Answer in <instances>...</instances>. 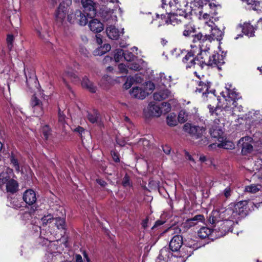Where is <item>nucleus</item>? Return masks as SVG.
Masks as SVG:
<instances>
[{
    "mask_svg": "<svg viewBox=\"0 0 262 262\" xmlns=\"http://www.w3.org/2000/svg\"><path fill=\"white\" fill-rule=\"evenodd\" d=\"M167 8V7H165V12H164V9L162 10L161 8V13H157V17L159 18L160 16L162 19L164 20L166 24H170L175 26L184 22L186 19L191 18L192 10L190 8L185 9L184 11H176V12L174 13H171V11L168 12Z\"/></svg>",
    "mask_w": 262,
    "mask_h": 262,
    "instance_id": "1",
    "label": "nucleus"
},
{
    "mask_svg": "<svg viewBox=\"0 0 262 262\" xmlns=\"http://www.w3.org/2000/svg\"><path fill=\"white\" fill-rule=\"evenodd\" d=\"M183 130L196 140L195 144L198 145L204 146L209 143L208 139L205 136V128L204 127L187 123L183 126Z\"/></svg>",
    "mask_w": 262,
    "mask_h": 262,
    "instance_id": "2",
    "label": "nucleus"
},
{
    "mask_svg": "<svg viewBox=\"0 0 262 262\" xmlns=\"http://www.w3.org/2000/svg\"><path fill=\"white\" fill-rule=\"evenodd\" d=\"M246 207L243 202L230 204L227 208H221V217L224 220H233L244 216Z\"/></svg>",
    "mask_w": 262,
    "mask_h": 262,
    "instance_id": "3",
    "label": "nucleus"
},
{
    "mask_svg": "<svg viewBox=\"0 0 262 262\" xmlns=\"http://www.w3.org/2000/svg\"><path fill=\"white\" fill-rule=\"evenodd\" d=\"M72 4V0H62L56 13V23L59 26L66 27V21L65 20L67 12V8Z\"/></svg>",
    "mask_w": 262,
    "mask_h": 262,
    "instance_id": "4",
    "label": "nucleus"
},
{
    "mask_svg": "<svg viewBox=\"0 0 262 262\" xmlns=\"http://www.w3.org/2000/svg\"><path fill=\"white\" fill-rule=\"evenodd\" d=\"M210 45L206 43L205 45L202 44L199 45L200 53L198 54L196 58L198 61L197 64L201 66L202 64L205 65L210 64V58L211 55L209 53Z\"/></svg>",
    "mask_w": 262,
    "mask_h": 262,
    "instance_id": "5",
    "label": "nucleus"
},
{
    "mask_svg": "<svg viewBox=\"0 0 262 262\" xmlns=\"http://www.w3.org/2000/svg\"><path fill=\"white\" fill-rule=\"evenodd\" d=\"M171 53L173 56L176 57H178L180 56V53L181 54L184 53L185 54V56L183 58L182 61L183 63H186V68H191L192 67H195V66L197 64L196 58L193 57V54L191 52L186 53V51H182L180 49H174L171 51Z\"/></svg>",
    "mask_w": 262,
    "mask_h": 262,
    "instance_id": "6",
    "label": "nucleus"
},
{
    "mask_svg": "<svg viewBox=\"0 0 262 262\" xmlns=\"http://www.w3.org/2000/svg\"><path fill=\"white\" fill-rule=\"evenodd\" d=\"M67 19L70 24H78L81 26H85L88 21L86 15L79 10L71 12L68 15Z\"/></svg>",
    "mask_w": 262,
    "mask_h": 262,
    "instance_id": "7",
    "label": "nucleus"
},
{
    "mask_svg": "<svg viewBox=\"0 0 262 262\" xmlns=\"http://www.w3.org/2000/svg\"><path fill=\"white\" fill-rule=\"evenodd\" d=\"M221 95L225 98L227 101H233V103H235V100L241 98L239 94L236 92L231 84H227L225 86V91L222 92Z\"/></svg>",
    "mask_w": 262,
    "mask_h": 262,
    "instance_id": "8",
    "label": "nucleus"
},
{
    "mask_svg": "<svg viewBox=\"0 0 262 262\" xmlns=\"http://www.w3.org/2000/svg\"><path fill=\"white\" fill-rule=\"evenodd\" d=\"M205 25L210 27L211 28V34L207 35V36L211 37L210 39H208L209 44L210 45L212 40L216 39L217 40H221L223 38L224 33L216 26H214V24L213 21L206 22Z\"/></svg>",
    "mask_w": 262,
    "mask_h": 262,
    "instance_id": "9",
    "label": "nucleus"
},
{
    "mask_svg": "<svg viewBox=\"0 0 262 262\" xmlns=\"http://www.w3.org/2000/svg\"><path fill=\"white\" fill-rule=\"evenodd\" d=\"M219 119H215L214 121V125L212 126L210 129V134L212 138H217L218 141H223L225 136L222 129V127L219 125Z\"/></svg>",
    "mask_w": 262,
    "mask_h": 262,
    "instance_id": "10",
    "label": "nucleus"
},
{
    "mask_svg": "<svg viewBox=\"0 0 262 262\" xmlns=\"http://www.w3.org/2000/svg\"><path fill=\"white\" fill-rule=\"evenodd\" d=\"M193 0H169L168 7L174 11H184L185 9L189 8L188 4ZM191 9V7H189Z\"/></svg>",
    "mask_w": 262,
    "mask_h": 262,
    "instance_id": "11",
    "label": "nucleus"
},
{
    "mask_svg": "<svg viewBox=\"0 0 262 262\" xmlns=\"http://www.w3.org/2000/svg\"><path fill=\"white\" fill-rule=\"evenodd\" d=\"M252 141L253 139L249 136H245L239 140L238 145L241 146V144L243 154L246 155L253 150V146L251 144Z\"/></svg>",
    "mask_w": 262,
    "mask_h": 262,
    "instance_id": "12",
    "label": "nucleus"
},
{
    "mask_svg": "<svg viewBox=\"0 0 262 262\" xmlns=\"http://www.w3.org/2000/svg\"><path fill=\"white\" fill-rule=\"evenodd\" d=\"M82 5L84 9V14H86V17L92 18L94 16L96 13V9L93 4V2L91 0H82Z\"/></svg>",
    "mask_w": 262,
    "mask_h": 262,
    "instance_id": "13",
    "label": "nucleus"
},
{
    "mask_svg": "<svg viewBox=\"0 0 262 262\" xmlns=\"http://www.w3.org/2000/svg\"><path fill=\"white\" fill-rule=\"evenodd\" d=\"M31 105L34 113L43 114L46 113L42 103L35 95H33L31 98Z\"/></svg>",
    "mask_w": 262,
    "mask_h": 262,
    "instance_id": "14",
    "label": "nucleus"
},
{
    "mask_svg": "<svg viewBox=\"0 0 262 262\" xmlns=\"http://www.w3.org/2000/svg\"><path fill=\"white\" fill-rule=\"evenodd\" d=\"M31 105L34 113L43 114L46 113L42 103L35 95H33L31 98Z\"/></svg>",
    "mask_w": 262,
    "mask_h": 262,
    "instance_id": "15",
    "label": "nucleus"
},
{
    "mask_svg": "<svg viewBox=\"0 0 262 262\" xmlns=\"http://www.w3.org/2000/svg\"><path fill=\"white\" fill-rule=\"evenodd\" d=\"M187 120V116H167L166 121L169 126H175L179 123H184Z\"/></svg>",
    "mask_w": 262,
    "mask_h": 262,
    "instance_id": "16",
    "label": "nucleus"
},
{
    "mask_svg": "<svg viewBox=\"0 0 262 262\" xmlns=\"http://www.w3.org/2000/svg\"><path fill=\"white\" fill-rule=\"evenodd\" d=\"M198 86L196 88L195 92L199 93H202L203 96L209 93V89L211 86V82L205 80H200L198 82Z\"/></svg>",
    "mask_w": 262,
    "mask_h": 262,
    "instance_id": "17",
    "label": "nucleus"
},
{
    "mask_svg": "<svg viewBox=\"0 0 262 262\" xmlns=\"http://www.w3.org/2000/svg\"><path fill=\"white\" fill-rule=\"evenodd\" d=\"M182 244V237L181 235H176L171 239L169 243V248L172 251H177L180 249Z\"/></svg>",
    "mask_w": 262,
    "mask_h": 262,
    "instance_id": "18",
    "label": "nucleus"
},
{
    "mask_svg": "<svg viewBox=\"0 0 262 262\" xmlns=\"http://www.w3.org/2000/svg\"><path fill=\"white\" fill-rule=\"evenodd\" d=\"M23 199L28 205H32L36 201V193L33 190L28 189L24 193Z\"/></svg>",
    "mask_w": 262,
    "mask_h": 262,
    "instance_id": "19",
    "label": "nucleus"
},
{
    "mask_svg": "<svg viewBox=\"0 0 262 262\" xmlns=\"http://www.w3.org/2000/svg\"><path fill=\"white\" fill-rule=\"evenodd\" d=\"M26 83L31 92H34L35 90H39V84L35 76L33 75L29 78L26 76Z\"/></svg>",
    "mask_w": 262,
    "mask_h": 262,
    "instance_id": "20",
    "label": "nucleus"
},
{
    "mask_svg": "<svg viewBox=\"0 0 262 262\" xmlns=\"http://www.w3.org/2000/svg\"><path fill=\"white\" fill-rule=\"evenodd\" d=\"M210 58L211 64H207L209 66H216L220 69V66L223 65L225 62L222 55L218 53L212 54Z\"/></svg>",
    "mask_w": 262,
    "mask_h": 262,
    "instance_id": "21",
    "label": "nucleus"
},
{
    "mask_svg": "<svg viewBox=\"0 0 262 262\" xmlns=\"http://www.w3.org/2000/svg\"><path fill=\"white\" fill-rule=\"evenodd\" d=\"M170 97L171 92L167 89L156 92L153 95L154 100L158 101H162Z\"/></svg>",
    "mask_w": 262,
    "mask_h": 262,
    "instance_id": "22",
    "label": "nucleus"
},
{
    "mask_svg": "<svg viewBox=\"0 0 262 262\" xmlns=\"http://www.w3.org/2000/svg\"><path fill=\"white\" fill-rule=\"evenodd\" d=\"M90 30L95 33L101 32L103 29V25L97 19L91 20L89 24Z\"/></svg>",
    "mask_w": 262,
    "mask_h": 262,
    "instance_id": "23",
    "label": "nucleus"
},
{
    "mask_svg": "<svg viewBox=\"0 0 262 262\" xmlns=\"http://www.w3.org/2000/svg\"><path fill=\"white\" fill-rule=\"evenodd\" d=\"M106 32L107 36L110 38L114 40L118 39L120 34L123 33V32H120L118 29L113 26L107 27Z\"/></svg>",
    "mask_w": 262,
    "mask_h": 262,
    "instance_id": "24",
    "label": "nucleus"
},
{
    "mask_svg": "<svg viewBox=\"0 0 262 262\" xmlns=\"http://www.w3.org/2000/svg\"><path fill=\"white\" fill-rule=\"evenodd\" d=\"M132 97L139 99H143L146 96V93L139 87H134L130 91Z\"/></svg>",
    "mask_w": 262,
    "mask_h": 262,
    "instance_id": "25",
    "label": "nucleus"
},
{
    "mask_svg": "<svg viewBox=\"0 0 262 262\" xmlns=\"http://www.w3.org/2000/svg\"><path fill=\"white\" fill-rule=\"evenodd\" d=\"M66 77L69 78L73 82H76L79 81V78L78 76L74 73L72 69H69L65 71L63 76V81L64 83L69 86L66 81Z\"/></svg>",
    "mask_w": 262,
    "mask_h": 262,
    "instance_id": "26",
    "label": "nucleus"
},
{
    "mask_svg": "<svg viewBox=\"0 0 262 262\" xmlns=\"http://www.w3.org/2000/svg\"><path fill=\"white\" fill-rule=\"evenodd\" d=\"M193 37L192 41L193 42H199V45L203 44L204 45H206V43H208V39H210V36H207V34L203 35L202 33H199L196 34H193L192 36Z\"/></svg>",
    "mask_w": 262,
    "mask_h": 262,
    "instance_id": "27",
    "label": "nucleus"
},
{
    "mask_svg": "<svg viewBox=\"0 0 262 262\" xmlns=\"http://www.w3.org/2000/svg\"><path fill=\"white\" fill-rule=\"evenodd\" d=\"M219 143H212L209 145V148L210 149L215 148L216 147H222L225 149H231L233 147V144L232 143L227 141L226 138H224V140L223 141H219Z\"/></svg>",
    "mask_w": 262,
    "mask_h": 262,
    "instance_id": "28",
    "label": "nucleus"
},
{
    "mask_svg": "<svg viewBox=\"0 0 262 262\" xmlns=\"http://www.w3.org/2000/svg\"><path fill=\"white\" fill-rule=\"evenodd\" d=\"M222 220L223 219L221 217V208L219 210H213L209 218V221L212 224H219Z\"/></svg>",
    "mask_w": 262,
    "mask_h": 262,
    "instance_id": "29",
    "label": "nucleus"
},
{
    "mask_svg": "<svg viewBox=\"0 0 262 262\" xmlns=\"http://www.w3.org/2000/svg\"><path fill=\"white\" fill-rule=\"evenodd\" d=\"M81 85L91 93H95L96 91V86L86 76L82 78Z\"/></svg>",
    "mask_w": 262,
    "mask_h": 262,
    "instance_id": "30",
    "label": "nucleus"
},
{
    "mask_svg": "<svg viewBox=\"0 0 262 262\" xmlns=\"http://www.w3.org/2000/svg\"><path fill=\"white\" fill-rule=\"evenodd\" d=\"M219 224L220 226L219 230L225 232H227L232 230L234 221L233 220H224Z\"/></svg>",
    "mask_w": 262,
    "mask_h": 262,
    "instance_id": "31",
    "label": "nucleus"
},
{
    "mask_svg": "<svg viewBox=\"0 0 262 262\" xmlns=\"http://www.w3.org/2000/svg\"><path fill=\"white\" fill-rule=\"evenodd\" d=\"M171 253L169 251L168 248H164L161 250L158 256L159 261L157 262H167Z\"/></svg>",
    "mask_w": 262,
    "mask_h": 262,
    "instance_id": "32",
    "label": "nucleus"
},
{
    "mask_svg": "<svg viewBox=\"0 0 262 262\" xmlns=\"http://www.w3.org/2000/svg\"><path fill=\"white\" fill-rule=\"evenodd\" d=\"M171 77L170 76H167L164 73H161L159 79V84L163 85L164 87H170L171 86Z\"/></svg>",
    "mask_w": 262,
    "mask_h": 262,
    "instance_id": "33",
    "label": "nucleus"
},
{
    "mask_svg": "<svg viewBox=\"0 0 262 262\" xmlns=\"http://www.w3.org/2000/svg\"><path fill=\"white\" fill-rule=\"evenodd\" d=\"M6 188L8 192L13 194L16 191V182L13 179H10L7 182Z\"/></svg>",
    "mask_w": 262,
    "mask_h": 262,
    "instance_id": "34",
    "label": "nucleus"
},
{
    "mask_svg": "<svg viewBox=\"0 0 262 262\" xmlns=\"http://www.w3.org/2000/svg\"><path fill=\"white\" fill-rule=\"evenodd\" d=\"M243 32L246 35L252 37L254 35V29L253 27L249 24H245L244 25Z\"/></svg>",
    "mask_w": 262,
    "mask_h": 262,
    "instance_id": "35",
    "label": "nucleus"
},
{
    "mask_svg": "<svg viewBox=\"0 0 262 262\" xmlns=\"http://www.w3.org/2000/svg\"><path fill=\"white\" fill-rule=\"evenodd\" d=\"M148 110L150 113V115L160 114V107L154 102L149 103L148 106Z\"/></svg>",
    "mask_w": 262,
    "mask_h": 262,
    "instance_id": "36",
    "label": "nucleus"
},
{
    "mask_svg": "<svg viewBox=\"0 0 262 262\" xmlns=\"http://www.w3.org/2000/svg\"><path fill=\"white\" fill-rule=\"evenodd\" d=\"M212 231L210 229L206 227H202L198 232V236L201 238L207 237L211 233Z\"/></svg>",
    "mask_w": 262,
    "mask_h": 262,
    "instance_id": "37",
    "label": "nucleus"
},
{
    "mask_svg": "<svg viewBox=\"0 0 262 262\" xmlns=\"http://www.w3.org/2000/svg\"><path fill=\"white\" fill-rule=\"evenodd\" d=\"M248 4L253 5L255 10L262 11V0H248Z\"/></svg>",
    "mask_w": 262,
    "mask_h": 262,
    "instance_id": "38",
    "label": "nucleus"
},
{
    "mask_svg": "<svg viewBox=\"0 0 262 262\" xmlns=\"http://www.w3.org/2000/svg\"><path fill=\"white\" fill-rule=\"evenodd\" d=\"M261 188V186L260 185L252 184L246 186L245 187V191L246 192L255 193L258 192Z\"/></svg>",
    "mask_w": 262,
    "mask_h": 262,
    "instance_id": "39",
    "label": "nucleus"
},
{
    "mask_svg": "<svg viewBox=\"0 0 262 262\" xmlns=\"http://www.w3.org/2000/svg\"><path fill=\"white\" fill-rule=\"evenodd\" d=\"M54 220H55V222H56L55 225H56L57 228L58 229H62V230L65 229V227H66L65 219L63 217H55L54 219Z\"/></svg>",
    "mask_w": 262,
    "mask_h": 262,
    "instance_id": "40",
    "label": "nucleus"
},
{
    "mask_svg": "<svg viewBox=\"0 0 262 262\" xmlns=\"http://www.w3.org/2000/svg\"><path fill=\"white\" fill-rule=\"evenodd\" d=\"M195 32V29L191 25H186L183 31V35L185 37L192 36Z\"/></svg>",
    "mask_w": 262,
    "mask_h": 262,
    "instance_id": "41",
    "label": "nucleus"
},
{
    "mask_svg": "<svg viewBox=\"0 0 262 262\" xmlns=\"http://www.w3.org/2000/svg\"><path fill=\"white\" fill-rule=\"evenodd\" d=\"M47 29V27L45 26L43 27V28H42V27H38V28H36V31L38 34V36L40 38L42 39H45L46 38V36L48 35Z\"/></svg>",
    "mask_w": 262,
    "mask_h": 262,
    "instance_id": "42",
    "label": "nucleus"
},
{
    "mask_svg": "<svg viewBox=\"0 0 262 262\" xmlns=\"http://www.w3.org/2000/svg\"><path fill=\"white\" fill-rule=\"evenodd\" d=\"M15 41V36L11 34H8L7 36L6 42L7 47L10 51L12 50L13 48V43Z\"/></svg>",
    "mask_w": 262,
    "mask_h": 262,
    "instance_id": "43",
    "label": "nucleus"
},
{
    "mask_svg": "<svg viewBox=\"0 0 262 262\" xmlns=\"http://www.w3.org/2000/svg\"><path fill=\"white\" fill-rule=\"evenodd\" d=\"M171 110V105L167 102H163L160 107V114L166 115Z\"/></svg>",
    "mask_w": 262,
    "mask_h": 262,
    "instance_id": "44",
    "label": "nucleus"
},
{
    "mask_svg": "<svg viewBox=\"0 0 262 262\" xmlns=\"http://www.w3.org/2000/svg\"><path fill=\"white\" fill-rule=\"evenodd\" d=\"M41 132L45 139L48 140L51 135V129L50 127L47 125L42 126Z\"/></svg>",
    "mask_w": 262,
    "mask_h": 262,
    "instance_id": "45",
    "label": "nucleus"
},
{
    "mask_svg": "<svg viewBox=\"0 0 262 262\" xmlns=\"http://www.w3.org/2000/svg\"><path fill=\"white\" fill-rule=\"evenodd\" d=\"M123 57V51L121 49H116L114 53V59L116 62H119Z\"/></svg>",
    "mask_w": 262,
    "mask_h": 262,
    "instance_id": "46",
    "label": "nucleus"
},
{
    "mask_svg": "<svg viewBox=\"0 0 262 262\" xmlns=\"http://www.w3.org/2000/svg\"><path fill=\"white\" fill-rule=\"evenodd\" d=\"M35 210L31 207L30 209H28L27 211H26L23 214L22 217L23 220H28L31 217L33 213H34Z\"/></svg>",
    "mask_w": 262,
    "mask_h": 262,
    "instance_id": "47",
    "label": "nucleus"
},
{
    "mask_svg": "<svg viewBox=\"0 0 262 262\" xmlns=\"http://www.w3.org/2000/svg\"><path fill=\"white\" fill-rule=\"evenodd\" d=\"M10 177L8 172H2L0 173V185H3L9 180Z\"/></svg>",
    "mask_w": 262,
    "mask_h": 262,
    "instance_id": "48",
    "label": "nucleus"
},
{
    "mask_svg": "<svg viewBox=\"0 0 262 262\" xmlns=\"http://www.w3.org/2000/svg\"><path fill=\"white\" fill-rule=\"evenodd\" d=\"M123 57L124 59L127 61H131L134 60L135 56L130 52H123Z\"/></svg>",
    "mask_w": 262,
    "mask_h": 262,
    "instance_id": "49",
    "label": "nucleus"
},
{
    "mask_svg": "<svg viewBox=\"0 0 262 262\" xmlns=\"http://www.w3.org/2000/svg\"><path fill=\"white\" fill-rule=\"evenodd\" d=\"M122 184L124 187H130L132 186L129 177L127 174H125L123 178Z\"/></svg>",
    "mask_w": 262,
    "mask_h": 262,
    "instance_id": "50",
    "label": "nucleus"
},
{
    "mask_svg": "<svg viewBox=\"0 0 262 262\" xmlns=\"http://www.w3.org/2000/svg\"><path fill=\"white\" fill-rule=\"evenodd\" d=\"M204 221V217L203 215L199 214L194 216L193 218L189 219V222L194 221L195 222H203Z\"/></svg>",
    "mask_w": 262,
    "mask_h": 262,
    "instance_id": "51",
    "label": "nucleus"
},
{
    "mask_svg": "<svg viewBox=\"0 0 262 262\" xmlns=\"http://www.w3.org/2000/svg\"><path fill=\"white\" fill-rule=\"evenodd\" d=\"M232 105H233V114L232 115H234L236 113H237V112H241L242 110H243V107L242 106V105H239V106H237V103L235 101V103L234 104H233L232 103Z\"/></svg>",
    "mask_w": 262,
    "mask_h": 262,
    "instance_id": "52",
    "label": "nucleus"
},
{
    "mask_svg": "<svg viewBox=\"0 0 262 262\" xmlns=\"http://www.w3.org/2000/svg\"><path fill=\"white\" fill-rule=\"evenodd\" d=\"M127 67L129 69L134 71H139L141 69L140 65L136 62L132 63Z\"/></svg>",
    "mask_w": 262,
    "mask_h": 262,
    "instance_id": "53",
    "label": "nucleus"
},
{
    "mask_svg": "<svg viewBox=\"0 0 262 262\" xmlns=\"http://www.w3.org/2000/svg\"><path fill=\"white\" fill-rule=\"evenodd\" d=\"M54 220L51 215L45 216L41 219L43 224L47 225L49 223H51V221Z\"/></svg>",
    "mask_w": 262,
    "mask_h": 262,
    "instance_id": "54",
    "label": "nucleus"
},
{
    "mask_svg": "<svg viewBox=\"0 0 262 262\" xmlns=\"http://www.w3.org/2000/svg\"><path fill=\"white\" fill-rule=\"evenodd\" d=\"M118 69L119 70V72L122 74H126L127 73L128 70L126 68V67L124 64L121 63L118 65Z\"/></svg>",
    "mask_w": 262,
    "mask_h": 262,
    "instance_id": "55",
    "label": "nucleus"
},
{
    "mask_svg": "<svg viewBox=\"0 0 262 262\" xmlns=\"http://www.w3.org/2000/svg\"><path fill=\"white\" fill-rule=\"evenodd\" d=\"M208 107L209 109L210 113L212 114L215 113L216 115L218 114L217 111L221 108V107L219 106H216L214 107L213 106H212L211 105H209Z\"/></svg>",
    "mask_w": 262,
    "mask_h": 262,
    "instance_id": "56",
    "label": "nucleus"
},
{
    "mask_svg": "<svg viewBox=\"0 0 262 262\" xmlns=\"http://www.w3.org/2000/svg\"><path fill=\"white\" fill-rule=\"evenodd\" d=\"M163 151L167 155L170 153L171 148L168 145H165L162 146Z\"/></svg>",
    "mask_w": 262,
    "mask_h": 262,
    "instance_id": "57",
    "label": "nucleus"
},
{
    "mask_svg": "<svg viewBox=\"0 0 262 262\" xmlns=\"http://www.w3.org/2000/svg\"><path fill=\"white\" fill-rule=\"evenodd\" d=\"M224 194L226 198H229L231 195V189L230 187H227L224 191Z\"/></svg>",
    "mask_w": 262,
    "mask_h": 262,
    "instance_id": "58",
    "label": "nucleus"
},
{
    "mask_svg": "<svg viewBox=\"0 0 262 262\" xmlns=\"http://www.w3.org/2000/svg\"><path fill=\"white\" fill-rule=\"evenodd\" d=\"M88 119L90 122L94 123L96 122L98 120V117L97 116H88Z\"/></svg>",
    "mask_w": 262,
    "mask_h": 262,
    "instance_id": "59",
    "label": "nucleus"
},
{
    "mask_svg": "<svg viewBox=\"0 0 262 262\" xmlns=\"http://www.w3.org/2000/svg\"><path fill=\"white\" fill-rule=\"evenodd\" d=\"M111 155H112V158L115 162H118L119 161V156L117 152H116L115 151H113V152L112 151Z\"/></svg>",
    "mask_w": 262,
    "mask_h": 262,
    "instance_id": "60",
    "label": "nucleus"
},
{
    "mask_svg": "<svg viewBox=\"0 0 262 262\" xmlns=\"http://www.w3.org/2000/svg\"><path fill=\"white\" fill-rule=\"evenodd\" d=\"M165 223V221H160V220H158V221H157L156 222H155V225L153 226V227H152V229H154L157 227H158L159 226H161L162 225H163L164 223Z\"/></svg>",
    "mask_w": 262,
    "mask_h": 262,
    "instance_id": "61",
    "label": "nucleus"
},
{
    "mask_svg": "<svg viewBox=\"0 0 262 262\" xmlns=\"http://www.w3.org/2000/svg\"><path fill=\"white\" fill-rule=\"evenodd\" d=\"M79 51L81 54L84 55L85 56L88 57V56L89 55V53L86 49L81 48H80Z\"/></svg>",
    "mask_w": 262,
    "mask_h": 262,
    "instance_id": "62",
    "label": "nucleus"
},
{
    "mask_svg": "<svg viewBox=\"0 0 262 262\" xmlns=\"http://www.w3.org/2000/svg\"><path fill=\"white\" fill-rule=\"evenodd\" d=\"M96 182L98 184L102 187H104L106 185V182L102 179H97Z\"/></svg>",
    "mask_w": 262,
    "mask_h": 262,
    "instance_id": "63",
    "label": "nucleus"
},
{
    "mask_svg": "<svg viewBox=\"0 0 262 262\" xmlns=\"http://www.w3.org/2000/svg\"><path fill=\"white\" fill-rule=\"evenodd\" d=\"M76 262H84L82 256L79 254H76L75 255Z\"/></svg>",
    "mask_w": 262,
    "mask_h": 262,
    "instance_id": "64",
    "label": "nucleus"
}]
</instances>
